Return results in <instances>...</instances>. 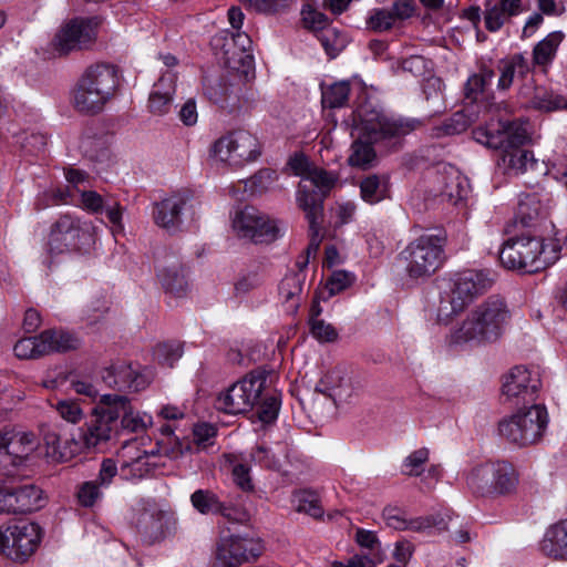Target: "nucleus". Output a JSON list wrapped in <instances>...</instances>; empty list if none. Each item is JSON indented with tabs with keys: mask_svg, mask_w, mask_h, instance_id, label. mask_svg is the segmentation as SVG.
I'll use <instances>...</instances> for the list:
<instances>
[{
	"mask_svg": "<svg viewBox=\"0 0 567 567\" xmlns=\"http://www.w3.org/2000/svg\"><path fill=\"white\" fill-rule=\"evenodd\" d=\"M423 126L419 118L389 116L371 101L360 104L352 114L351 136L353 143L348 163L367 169L375 161L372 144L389 137L406 135Z\"/></svg>",
	"mask_w": 567,
	"mask_h": 567,
	"instance_id": "nucleus-1",
	"label": "nucleus"
},
{
	"mask_svg": "<svg viewBox=\"0 0 567 567\" xmlns=\"http://www.w3.org/2000/svg\"><path fill=\"white\" fill-rule=\"evenodd\" d=\"M511 319L504 299L492 296L473 309L466 319L451 331L450 342L456 346H478L497 340Z\"/></svg>",
	"mask_w": 567,
	"mask_h": 567,
	"instance_id": "nucleus-2",
	"label": "nucleus"
},
{
	"mask_svg": "<svg viewBox=\"0 0 567 567\" xmlns=\"http://www.w3.org/2000/svg\"><path fill=\"white\" fill-rule=\"evenodd\" d=\"M289 167L301 178L296 193L297 205L305 213L310 229L317 233L323 198L333 187L336 178L327 171L310 164L303 155L291 157Z\"/></svg>",
	"mask_w": 567,
	"mask_h": 567,
	"instance_id": "nucleus-3",
	"label": "nucleus"
},
{
	"mask_svg": "<svg viewBox=\"0 0 567 567\" xmlns=\"http://www.w3.org/2000/svg\"><path fill=\"white\" fill-rule=\"evenodd\" d=\"M528 134L529 122L527 120L512 123L498 121L473 131V137L477 143L489 148L503 150L504 161L516 174L527 171L528 152L520 150V146L527 141Z\"/></svg>",
	"mask_w": 567,
	"mask_h": 567,
	"instance_id": "nucleus-4",
	"label": "nucleus"
},
{
	"mask_svg": "<svg viewBox=\"0 0 567 567\" xmlns=\"http://www.w3.org/2000/svg\"><path fill=\"white\" fill-rule=\"evenodd\" d=\"M120 79L115 66L97 63L89 66L73 91V105L83 114H96L115 96Z\"/></svg>",
	"mask_w": 567,
	"mask_h": 567,
	"instance_id": "nucleus-5",
	"label": "nucleus"
},
{
	"mask_svg": "<svg viewBox=\"0 0 567 567\" xmlns=\"http://www.w3.org/2000/svg\"><path fill=\"white\" fill-rule=\"evenodd\" d=\"M493 284V274L487 269H464L455 272L449 280L447 289L441 293L437 319L449 321L475 298L491 289Z\"/></svg>",
	"mask_w": 567,
	"mask_h": 567,
	"instance_id": "nucleus-6",
	"label": "nucleus"
},
{
	"mask_svg": "<svg viewBox=\"0 0 567 567\" xmlns=\"http://www.w3.org/2000/svg\"><path fill=\"white\" fill-rule=\"evenodd\" d=\"M445 237L423 234L406 245L399 259L411 279H426L433 276L445 261Z\"/></svg>",
	"mask_w": 567,
	"mask_h": 567,
	"instance_id": "nucleus-7",
	"label": "nucleus"
},
{
	"mask_svg": "<svg viewBox=\"0 0 567 567\" xmlns=\"http://www.w3.org/2000/svg\"><path fill=\"white\" fill-rule=\"evenodd\" d=\"M260 144L255 135L247 131H235L214 141L208 150V159L214 165L240 168L258 159Z\"/></svg>",
	"mask_w": 567,
	"mask_h": 567,
	"instance_id": "nucleus-8",
	"label": "nucleus"
},
{
	"mask_svg": "<svg viewBox=\"0 0 567 567\" xmlns=\"http://www.w3.org/2000/svg\"><path fill=\"white\" fill-rule=\"evenodd\" d=\"M508 231L512 233L513 236L504 244L499 252L501 262L509 270L526 274L528 272L527 260L532 255V248L529 246L532 239V224L527 204H519L518 215L514 219L512 229Z\"/></svg>",
	"mask_w": 567,
	"mask_h": 567,
	"instance_id": "nucleus-9",
	"label": "nucleus"
},
{
	"mask_svg": "<svg viewBox=\"0 0 567 567\" xmlns=\"http://www.w3.org/2000/svg\"><path fill=\"white\" fill-rule=\"evenodd\" d=\"M518 484V474L507 462H496L475 467L467 476V485L482 495H507Z\"/></svg>",
	"mask_w": 567,
	"mask_h": 567,
	"instance_id": "nucleus-10",
	"label": "nucleus"
},
{
	"mask_svg": "<svg viewBox=\"0 0 567 567\" xmlns=\"http://www.w3.org/2000/svg\"><path fill=\"white\" fill-rule=\"evenodd\" d=\"M264 372H251L233 383L216 399V408L225 413L239 414L250 411L261 398L266 386Z\"/></svg>",
	"mask_w": 567,
	"mask_h": 567,
	"instance_id": "nucleus-11",
	"label": "nucleus"
},
{
	"mask_svg": "<svg viewBox=\"0 0 567 567\" xmlns=\"http://www.w3.org/2000/svg\"><path fill=\"white\" fill-rule=\"evenodd\" d=\"M99 18H76L62 24L49 44L52 56L89 49L97 37Z\"/></svg>",
	"mask_w": 567,
	"mask_h": 567,
	"instance_id": "nucleus-12",
	"label": "nucleus"
},
{
	"mask_svg": "<svg viewBox=\"0 0 567 567\" xmlns=\"http://www.w3.org/2000/svg\"><path fill=\"white\" fill-rule=\"evenodd\" d=\"M159 454L169 456L167 449L146 451L136 440L126 442L117 452L121 476L127 481H137L156 474L163 465L157 460Z\"/></svg>",
	"mask_w": 567,
	"mask_h": 567,
	"instance_id": "nucleus-13",
	"label": "nucleus"
},
{
	"mask_svg": "<svg viewBox=\"0 0 567 567\" xmlns=\"http://www.w3.org/2000/svg\"><path fill=\"white\" fill-rule=\"evenodd\" d=\"M40 540V526L32 522L20 520L0 528V554L22 563L33 555Z\"/></svg>",
	"mask_w": 567,
	"mask_h": 567,
	"instance_id": "nucleus-14",
	"label": "nucleus"
},
{
	"mask_svg": "<svg viewBox=\"0 0 567 567\" xmlns=\"http://www.w3.org/2000/svg\"><path fill=\"white\" fill-rule=\"evenodd\" d=\"M95 227L92 223L65 215L53 225L49 237V249L52 254L79 250L93 241Z\"/></svg>",
	"mask_w": 567,
	"mask_h": 567,
	"instance_id": "nucleus-15",
	"label": "nucleus"
},
{
	"mask_svg": "<svg viewBox=\"0 0 567 567\" xmlns=\"http://www.w3.org/2000/svg\"><path fill=\"white\" fill-rule=\"evenodd\" d=\"M233 228L240 238L256 244L272 243L281 235L277 220L250 206L235 214Z\"/></svg>",
	"mask_w": 567,
	"mask_h": 567,
	"instance_id": "nucleus-16",
	"label": "nucleus"
},
{
	"mask_svg": "<svg viewBox=\"0 0 567 567\" xmlns=\"http://www.w3.org/2000/svg\"><path fill=\"white\" fill-rule=\"evenodd\" d=\"M262 549L258 538L241 535L223 537L216 545L213 567H239L258 558Z\"/></svg>",
	"mask_w": 567,
	"mask_h": 567,
	"instance_id": "nucleus-17",
	"label": "nucleus"
},
{
	"mask_svg": "<svg viewBox=\"0 0 567 567\" xmlns=\"http://www.w3.org/2000/svg\"><path fill=\"white\" fill-rule=\"evenodd\" d=\"M79 340L69 332L47 330L35 337L19 340L13 348L19 359H37L53 352L75 349Z\"/></svg>",
	"mask_w": 567,
	"mask_h": 567,
	"instance_id": "nucleus-18",
	"label": "nucleus"
},
{
	"mask_svg": "<svg viewBox=\"0 0 567 567\" xmlns=\"http://www.w3.org/2000/svg\"><path fill=\"white\" fill-rule=\"evenodd\" d=\"M116 434V427L102 415L91 411L84 424L74 434L76 441L71 443V450L65 451L64 457L73 452L102 451Z\"/></svg>",
	"mask_w": 567,
	"mask_h": 567,
	"instance_id": "nucleus-19",
	"label": "nucleus"
},
{
	"mask_svg": "<svg viewBox=\"0 0 567 567\" xmlns=\"http://www.w3.org/2000/svg\"><path fill=\"white\" fill-rule=\"evenodd\" d=\"M41 455L40 443L33 433L8 430L0 434V464L17 466Z\"/></svg>",
	"mask_w": 567,
	"mask_h": 567,
	"instance_id": "nucleus-20",
	"label": "nucleus"
},
{
	"mask_svg": "<svg viewBox=\"0 0 567 567\" xmlns=\"http://www.w3.org/2000/svg\"><path fill=\"white\" fill-rule=\"evenodd\" d=\"M103 382L118 391L138 392L150 385L153 377L147 371H138L131 364H116L106 369L102 375Z\"/></svg>",
	"mask_w": 567,
	"mask_h": 567,
	"instance_id": "nucleus-21",
	"label": "nucleus"
},
{
	"mask_svg": "<svg viewBox=\"0 0 567 567\" xmlns=\"http://www.w3.org/2000/svg\"><path fill=\"white\" fill-rule=\"evenodd\" d=\"M502 394L513 404L527 406L532 396V370L528 365H515L503 375Z\"/></svg>",
	"mask_w": 567,
	"mask_h": 567,
	"instance_id": "nucleus-22",
	"label": "nucleus"
},
{
	"mask_svg": "<svg viewBox=\"0 0 567 567\" xmlns=\"http://www.w3.org/2000/svg\"><path fill=\"white\" fill-rule=\"evenodd\" d=\"M187 202V194L173 193L156 203L153 213L155 224L167 231H176L182 224L181 214Z\"/></svg>",
	"mask_w": 567,
	"mask_h": 567,
	"instance_id": "nucleus-23",
	"label": "nucleus"
},
{
	"mask_svg": "<svg viewBox=\"0 0 567 567\" xmlns=\"http://www.w3.org/2000/svg\"><path fill=\"white\" fill-rule=\"evenodd\" d=\"M529 413L530 408L522 406L509 417L502 420L498 424L499 435L514 446H526L532 425Z\"/></svg>",
	"mask_w": 567,
	"mask_h": 567,
	"instance_id": "nucleus-24",
	"label": "nucleus"
},
{
	"mask_svg": "<svg viewBox=\"0 0 567 567\" xmlns=\"http://www.w3.org/2000/svg\"><path fill=\"white\" fill-rule=\"evenodd\" d=\"M320 385L337 404L348 403L359 390L352 378L341 369L328 371Z\"/></svg>",
	"mask_w": 567,
	"mask_h": 567,
	"instance_id": "nucleus-25",
	"label": "nucleus"
},
{
	"mask_svg": "<svg viewBox=\"0 0 567 567\" xmlns=\"http://www.w3.org/2000/svg\"><path fill=\"white\" fill-rule=\"evenodd\" d=\"M176 74L171 70L161 75L148 97L151 113L162 116L169 112L176 93Z\"/></svg>",
	"mask_w": 567,
	"mask_h": 567,
	"instance_id": "nucleus-26",
	"label": "nucleus"
},
{
	"mask_svg": "<svg viewBox=\"0 0 567 567\" xmlns=\"http://www.w3.org/2000/svg\"><path fill=\"white\" fill-rule=\"evenodd\" d=\"M382 518L391 528L417 533L431 529L439 524L434 516L409 518L404 511L394 506H386L382 512Z\"/></svg>",
	"mask_w": 567,
	"mask_h": 567,
	"instance_id": "nucleus-27",
	"label": "nucleus"
},
{
	"mask_svg": "<svg viewBox=\"0 0 567 567\" xmlns=\"http://www.w3.org/2000/svg\"><path fill=\"white\" fill-rule=\"evenodd\" d=\"M434 182L437 185L435 195L451 203H457L467 194V179L454 167L437 174Z\"/></svg>",
	"mask_w": 567,
	"mask_h": 567,
	"instance_id": "nucleus-28",
	"label": "nucleus"
},
{
	"mask_svg": "<svg viewBox=\"0 0 567 567\" xmlns=\"http://www.w3.org/2000/svg\"><path fill=\"white\" fill-rule=\"evenodd\" d=\"M560 245L554 225L537 236L534 249V272L545 270L559 259Z\"/></svg>",
	"mask_w": 567,
	"mask_h": 567,
	"instance_id": "nucleus-29",
	"label": "nucleus"
},
{
	"mask_svg": "<svg viewBox=\"0 0 567 567\" xmlns=\"http://www.w3.org/2000/svg\"><path fill=\"white\" fill-rule=\"evenodd\" d=\"M538 547L548 557L567 560V519L549 526L539 540Z\"/></svg>",
	"mask_w": 567,
	"mask_h": 567,
	"instance_id": "nucleus-30",
	"label": "nucleus"
},
{
	"mask_svg": "<svg viewBox=\"0 0 567 567\" xmlns=\"http://www.w3.org/2000/svg\"><path fill=\"white\" fill-rule=\"evenodd\" d=\"M157 277L163 288L174 296L182 297L188 288L186 272L177 260L159 264Z\"/></svg>",
	"mask_w": 567,
	"mask_h": 567,
	"instance_id": "nucleus-31",
	"label": "nucleus"
},
{
	"mask_svg": "<svg viewBox=\"0 0 567 567\" xmlns=\"http://www.w3.org/2000/svg\"><path fill=\"white\" fill-rule=\"evenodd\" d=\"M131 401L127 396L109 393L100 395L96 405L92 409L97 415H102L110 424L116 427V421L125 414Z\"/></svg>",
	"mask_w": 567,
	"mask_h": 567,
	"instance_id": "nucleus-32",
	"label": "nucleus"
},
{
	"mask_svg": "<svg viewBox=\"0 0 567 567\" xmlns=\"http://www.w3.org/2000/svg\"><path fill=\"white\" fill-rule=\"evenodd\" d=\"M12 489L16 514L39 511L45 505L43 491L33 484L12 487Z\"/></svg>",
	"mask_w": 567,
	"mask_h": 567,
	"instance_id": "nucleus-33",
	"label": "nucleus"
},
{
	"mask_svg": "<svg viewBox=\"0 0 567 567\" xmlns=\"http://www.w3.org/2000/svg\"><path fill=\"white\" fill-rule=\"evenodd\" d=\"M302 284V274L291 272L287 274L279 285V297L289 313H295L299 308Z\"/></svg>",
	"mask_w": 567,
	"mask_h": 567,
	"instance_id": "nucleus-34",
	"label": "nucleus"
},
{
	"mask_svg": "<svg viewBox=\"0 0 567 567\" xmlns=\"http://www.w3.org/2000/svg\"><path fill=\"white\" fill-rule=\"evenodd\" d=\"M192 506L202 515L220 514L229 517V507L210 489H196L190 495Z\"/></svg>",
	"mask_w": 567,
	"mask_h": 567,
	"instance_id": "nucleus-35",
	"label": "nucleus"
},
{
	"mask_svg": "<svg viewBox=\"0 0 567 567\" xmlns=\"http://www.w3.org/2000/svg\"><path fill=\"white\" fill-rule=\"evenodd\" d=\"M76 441L74 434L72 437L61 442L60 435L55 431H47L43 435L44 453L43 456L54 463L68 462L81 452H73L70 456L64 457L65 451L71 450V443Z\"/></svg>",
	"mask_w": 567,
	"mask_h": 567,
	"instance_id": "nucleus-36",
	"label": "nucleus"
},
{
	"mask_svg": "<svg viewBox=\"0 0 567 567\" xmlns=\"http://www.w3.org/2000/svg\"><path fill=\"white\" fill-rule=\"evenodd\" d=\"M564 38L565 34L561 31H554L534 47V64L542 66L543 73H546L554 61Z\"/></svg>",
	"mask_w": 567,
	"mask_h": 567,
	"instance_id": "nucleus-37",
	"label": "nucleus"
},
{
	"mask_svg": "<svg viewBox=\"0 0 567 567\" xmlns=\"http://www.w3.org/2000/svg\"><path fill=\"white\" fill-rule=\"evenodd\" d=\"M480 117V112L474 111L473 107H466L457 111L446 120L442 125L433 130V135L441 137L444 135H455L464 132L471 124L476 122Z\"/></svg>",
	"mask_w": 567,
	"mask_h": 567,
	"instance_id": "nucleus-38",
	"label": "nucleus"
},
{
	"mask_svg": "<svg viewBox=\"0 0 567 567\" xmlns=\"http://www.w3.org/2000/svg\"><path fill=\"white\" fill-rule=\"evenodd\" d=\"M529 72V65L522 54H515L503 62L497 87L507 90L516 79H523Z\"/></svg>",
	"mask_w": 567,
	"mask_h": 567,
	"instance_id": "nucleus-39",
	"label": "nucleus"
},
{
	"mask_svg": "<svg viewBox=\"0 0 567 567\" xmlns=\"http://www.w3.org/2000/svg\"><path fill=\"white\" fill-rule=\"evenodd\" d=\"M388 177L370 175L360 184L361 198L369 204H377L388 197Z\"/></svg>",
	"mask_w": 567,
	"mask_h": 567,
	"instance_id": "nucleus-40",
	"label": "nucleus"
},
{
	"mask_svg": "<svg viewBox=\"0 0 567 567\" xmlns=\"http://www.w3.org/2000/svg\"><path fill=\"white\" fill-rule=\"evenodd\" d=\"M291 504L297 512L308 514L315 518H319L323 514L318 495L312 491L295 492L291 496Z\"/></svg>",
	"mask_w": 567,
	"mask_h": 567,
	"instance_id": "nucleus-41",
	"label": "nucleus"
},
{
	"mask_svg": "<svg viewBox=\"0 0 567 567\" xmlns=\"http://www.w3.org/2000/svg\"><path fill=\"white\" fill-rule=\"evenodd\" d=\"M152 424L153 416L146 412L135 410L132 404L128 405V409L121 420L122 427L130 432L145 431L147 427L152 426Z\"/></svg>",
	"mask_w": 567,
	"mask_h": 567,
	"instance_id": "nucleus-42",
	"label": "nucleus"
},
{
	"mask_svg": "<svg viewBox=\"0 0 567 567\" xmlns=\"http://www.w3.org/2000/svg\"><path fill=\"white\" fill-rule=\"evenodd\" d=\"M350 85L348 82H337L322 92V104L331 109L341 107L348 101Z\"/></svg>",
	"mask_w": 567,
	"mask_h": 567,
	"instance_id": "nucleus-43",
	"label": "nucleus"
},
{
	"mask_svg": "<svg viewBox=\"0 0 567 567\" xmlns=\"http://www.w3.org/2000/svg\"><path fill=\"white\" fill-rule=\"evenodd\" d=\"M52 408L65 422L76 424L84 417V411L80 405V402L72 399L58 400L52 403Z\"/></svg>",
	"mask_w": 567,
	"mask_h": 567,
	"instance_id": "nucleus-44",
	"label": "nucleus"
},
{
	"mask_svg": "<svg viewBox=\"0 0 567 567\" xmlns=\"http://www.w3.org/2000/svg\"><path fill=\"white\" fill-rule=\"evenodd\" d=\"M182 347L175 342L159 343L154 350L157 362L166 367H173L182 358Z\"/></svg>",
	"mask_w": 567,
	"mask_h": 567,
	"instance_id": "nucleus-45",
	"label": "nucleus"
},
{
	"mask_svg": "<svg viewBox=\"0 0 567 567\" xmlns=\"http://www.w3.org/2000/svg\"><path fill=\"white\" fill-rule=\"evenodd\" d=\"M394 22V14L384 8L373 9L367 20L368 28L375 32L388 31Z\"/></svg>",
	"mask_w": 567,
	"mask_h": 567,
	"instance_id": "nucleus-46",
	"label": "nucleus"
},
{
	"mask_svg": "<svg viewBox=\"0 0 567 567\" xmlns=\"http://www.w3.org/2000/svg\"><path fill=\"white\" fill-rule=\"evenodd\" d=\"M492 71L470 76L465 84V97L477 103L483 95L486 83L492 80Z\"/></svg>",
	"mask_w": 567,
	"mask_h": 567,
	"instance_id": "nucleus-47",
	"label": "nucleus"
},
{
	"mask_svg": "<svg viewBox=\"0 0 567 567\" xmlns=\"http://www.w3.org/2000/svg\"><path fill=\"white\" fill-rule=\"evenodd\" d=\"M318 39L327 54L331 58H334L343 49L346 42L344 37L334 28L327 29L319 33Z\"/></svg>",
	"mask_w": 567,
	"mask_h": 567,
	"instance_id": "nucleus-48",
	"label": "nucleus"
},
{
	"mask_svg": "<svg viewBox=\"0 0 567 567\" xmlns=\"http://www.w3.org/2000/svg\"><path fill=\"white\" fill-rule=\"evenodd\" d=\"M83 153L91 159L102 162L109 158L110 151L103 138L86 137L81 143Z\"/></svg>",
	"mask_w": 567,
	"mask_h": 567,
	"instance_id": "nucleus-49",
	"label": "nucleus"
},
{
	"mask_svg": "<svg viewBox=\"0 0 567 567\" xmlns=\"http://www.w3.org/2000/svg\"><path fill=\"white\" fill-rule=\"evenodd\" d=\"M508 20L507 14L496 2H487L484 12L485 28L491 32L498 31Z\"/></svg>",
	"mask_w": 567,
	"mask_h": 567,
	"instance_id": "nucleus-50",
	"label": "nucleus"
},
{
	"mask_svg": "<svg viewBox=\"0 0 567 567\" xmlns=\"http://www.w3.org/2000/svg\"><path fill=\"white\" fill-rule=\"evenodd\" d=\"M429 461V450L425 447L412 452L403 462V473L409 476H419Z\"/></svg>",
	"mask_w": 567,
	"mask_h": 567,
	"instance_id": "nucleus-51",
	"label": "nucleus"
},
{
	"mask_svg": "<svg viewBox=\"0 0 567 567\" xmlns=\"http://www.w3.org/2000/svg\"><path fill=\"white\" fill-rule=\"evenodd\" d=\"M259 400L261 401L257 411L258 419L262 423L274 422L278 416L280 408L279 398L276 394H266L264 398L261 396Z\"/></svg>",
	"mask_w": 567,
	"mask_h": 567,
	"instance_id": "nucleus-52",
	"label": "nucleus"
},
{
	"mask_svg": "<svg viewBox=\"0 0 567 567\" xmlns=\"http://www.w3.org/2000/svg\"><path fill=\"white\" fill-rule=\"evenodd\" d=\"M302 21L306 28L318 31L319 33L323 32L328 27V18L322 12L316 10L311 6H305L301 11Z\"/></svg>",
	"mask_w": 567,
	"mask_h": 567,
	"instance_id": "nucleus-53",
	"label": "nucleus"
},
{
	"mask_svg": "<svg viewBox=\"0 0 567 567\" xmlns=\"http://www.w3.org/2000/svg\"><path fill=\"white\" fill-rule=\"evenodd\" d=\"M284 456V451H281V453H277L262 445L257 446L251 453L252 461L267 468H278L280 466L281 457Z\"/></svg>",
	"mask_w": 567,
	"mask_h": 567,
	"instance_id": "nucleus-54",
	"label": "nucleus"
},
{
	"mask_svg": "<svg viewBox=\"0 0 567 567\" xmlns=\"http://www.w3.org/2000/svg\"><path fill=\"white\" fill-rule=\"evenodd\" d=\"M310 331L313 338L320 342H333L338 339L336 328L319 318L310 319Z\"/></svg>",
	"mask_w": 567,
	"mask_h": 567,
	"instance_id": "nucleus-55",
	"label": "nucleus"
},
{
	"mask_svg": "<svg viewBox=\"0 0 567 567\" xmlns=\"http://www.w3.org/2000/svg\"><path fill=\"white\" fill-rule=\"evenodd\" d=\"M100 484L95 481L83 483L78 491V501L84 507L93 506L102 496Z\"/></svg>",
	"mask_w": 567,
	"mask_h": 567,
	"instance_id": "nucleus-56",
	"label": "nucleus"
},
{
	"mask_svg": "<svg viewBox=\"0 0 567 567\" xmlns=\"http://www.w3.org/2000/svg\"><path fill=\"white\" fill-rule=\"evenodd\" d=\"M193 435L196 446L200 450H205L214 444L216 429L212 424L199 423L194 426Z\"/></svg>",
	"mask_w": 567,
	"mask_h": 567,
	"instance_id": "nucleus-57",
	"label": "nucleus"
},
{
	"mask_svg": "<svg viewBox=\"0 0 567 567\" xmlns=\"http://www.w3.org/2000/svg\"><path fill=\"white\" fill-rule=\"evenodd\" d=\"M385 559L384 554L378 553L374 557L369 555H355L347 561H334L332 567H377Z\"/></svg>",
	"mask_w": 567,
	"mask_h": 567,
	"instance_id": "nucleus-58",
	"label": "nucleus"
},
{
	"mask_svg": "<svg viewBox=\"0 0 567 567\" xmlns=\"http://www.w3.org/2000/svg\"><path fill=\"white\" fill-rule=\"evenodd\" d=\"M534 91V109L549 112L561 107L563 101L558 96L542 91L539 87Z\"/></svg>",
	"mask_w": 567,
	"mask_h": 567,
	"instance_id": "nucleus-59",
	"label": "nucleus"
},
{
	"mask_svg": "<svg viewBox=\"0 0 567 567\" xmlns=\"http://www.w3.org/2000/svg\"><path fill=\"white\" fill-rule=\"evenodd\" d=\"M353 277L350 272L339 270L334 271L326 284L329 296H334L352 284Z\"/></svg>",
	"mask_w": 567,
	"mask_h": 567,
	"instance_id": "nucleus-60",
	"label": "nucleus"
},
{
	"mask_svg": "<svg viewBox=\"0 0 567 567\" xmlns=\"http://www.w3.org/2000/svg\"><path fill=\"white\" fill-rule=\"evenodd\" d=\"M355 542L362 548L372 550L373 551L372 557H374L378 553L385 555V553L381 549V544H380L379 538L374 532L367 530L363 528L357 529Z\"/></svg>",
	"mask_w": 567,
	"mask_h": 567,
	"instance_id": "nucleus-61",
	"label": "nucleus"
},
{
	"mask_svg": "<svg viewBox=\"0 0 567 567\" xmlns=\"http://www.w3.org/2000/svg\"><path fill=\"white\" fill-rule=\"evenodd\" d=\"M106 200L94 190L81 192V206L92 214L102 213L105 208Z\"/></svg>",
	"mask_w": 567,
	"mask_h": 567,
	"instance_id": "nucleus-62",
	"label": "nucleus"
},
{
	"mask_svg": "<svg viewBox=\"0 0 567 567\" xmlns=\"http://www.w3.org/2000/svg\"><path fill=\"white\" fill-rule=\"evenodd\" d=\"M262 284L258 274H247L238 279L235 284V291L237 296H245L250 291L258 289Z\"/></svg>",
	"mask_w": 567,
	"mask_h": 567,
	"instance_id": "nucleus-63",
	"label": "nucleus"
},
{
	"mask_svg": "<svg viewBox=\"0 0 567 567\" xmlns=\"http://www.w3.org/2000/svg\"><path fill=\"white\" fill-rule=\"evenodd\" d=\"M246 9L258 13H274L280 0H238Z\"/></svg>",
	"mask_w": 567,
	"mask_h": 567,
	"instance_id": "nucleus-64",
	"label": "nucleus"
}]
</instances>
